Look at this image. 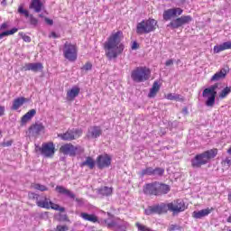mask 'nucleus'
I'll use <instances>...</instances> for the list:
<instances>
[{"label": "nucleus", "instance_id": "obj_2", "mask_svg": "<svg viewBox=\"0 0 231 231\" xmlns=\"http://www.w3.org/2000/svg\"><path fill=\"white\" fill-rule=\"evenodd\" d=\"M215 156H217V149L208 150L202 153L197 154L191 160V166L194 169H199L201 165H207L209 160H212Z\"/></svg>", "mask_w": 231, "mask_h": 231}, {"label": "nucleus", "instance_id": "obj_43", "mask_svg": "<svg viewBox=\"0 0 231 231\" xmlns=\"http://www.w3.org/2000/svg\"><path fill=\"white\" fill-rule=\"evenodd\" d=\"M163 172H165V170L162 168H156L153 170V176H163Z\"/></svg>", "mask_w": 231, "mask_h": 231}, {"label": "nucleus", "instance_id": "obj_59", "mask_svg": "<svg viewBox=\"0 0 231 231\" xmlns=\"http://www.w3.org/2000/svg\"><path fill=\"white\" fill-rule=\"evenodd\" d=\"M228 154H231V147L227 150Z\"/></svg>", "mask_w": 231, "mask_h": 231}, {"label": "nucleus", "instance_id": "obj_42", "mask_svg": "<svg viewBox=\"0 0 231 231\" xmlns=\"http://www.w3.org/2000/svg\"><path fill=\"white\" fill-rule=\"evenodd\" d=\"M93 68V65L91 64V62H87L82 68H81V70L82 71H91Z\"/></svg>", "mask_w": 231, "mask_h": 231}, {"label": "nucleus", "instance_id": "obj_5", "mask_svg": "<svg viewBox=\"0 0 231 231\" xmlns=\"http://www.w3.org/2000/svg\"><path fill=\"white\" fill-rule=\"evenodd\" d=\"M218 87L219 84L216 83L215 85L203 90L202 97H204V98H208L206 101V106L208 107H214V105L216 104V96L217 95L216 89Z\"/></svg>", "mask_w": 231, "mask_h": 231}, {"label": "nucleus", "instance_id": "obj_53", "mask_svg": "<svg viewBox=\"0 0 231 231\" xmlns=\"http://www.w3.org/2000/svg\"><path fill=\"white\" fill-rule=\"evenodd\" d=\"M6 28H8V23H4L0 26V30H6Z\"/></svg>", "mask_w": 231, "mask_h": 231}, {"label": "nucleus", "instance_id": "obj_35", "mask_svg": "<svg viewBox=\"0 0 231 231\" xmlns=\"http://www.w3.org/2000/svg\"><path fill=\"white\" fill-rule=\"evenodd\" d=\"M32 188L35 190H40L41 192H46L48 190V187L40 183H34L32 185Z\"/></svg>", "mask_w": 231, "mask_h": 231}, {"label": "nucleus", "instance_id": "obj_45", "mask_svg": "<svg viewBox=\"0 0 231 231\" xmlns=\"http://www.w3.org/2000/svg\"><path fill=\"white\" fill-rule=\"evenodd\" d=\"M223 165H225V167H226L227 169H230L231 166V158L226 157L223 162H222Z\"/></svg>", "mask_w": 231, "mask_h": 231}, {"label": "nucleus", "instance_id": "obj_6", "mask_svg": "<svg viewBox=\"0 0 231 231\" xmlns=\"http://www.w3.org/2000/svg\"><path fill=\"white\" fill-rule=\"evenodd\" d=\"M36 205L37 207H40V208H46L47 210H50V208L52 210H59L60 212H64L65 210V208H60L59 204L51 202L46 196H40L38 201H36Z\"/></svg>", "mask_w": 231, "mask_h": 231}, {"label": "nucleus", "instance_id": "obj_39", "mask_svg": "<svg viewBox=\"0 0 231 231\" xmlns=\"http://www.w3.org/2000/svg\"><path fill=\"white\" fill-rule=\"evenodd\" d=\"M153 172H154V169L149 167V168L143 170L141 171V175L142 176H145V175L151 176V175H153Z\"/></svg>", "mask_w": 231, "mask_h": 231}, {"label": "nucleus", "instance_id": "obj_7", "mask_svg": "<svg viewBox=\"0 0 231 231\" xmlns=\"http://www.w3.org/2000/svg\"><path fill=\"white\" fill-rule=\"evenodd\" d=\"M63 55L69 62H75L78 57L77 45L66 42L63 47Z\"/></svg>", "mask_w": 231, "mask_h": 231}, {"label": "nucleus", "instance_id": "obj_62", "mask_svg": "<svg viewBox=\"0 0 231 231\" xmlns=\"http://www.w3.org/2000/svg\"><path fill=\"white\" fill-rule=\"evenodd\" d=\"M2 134V132L0 131V135Z\"/></svg>", "mask_w": 231, "mask_h": 231}, {"label": "nucleus", "instance_id": "obj_28", "mask_svg": "<svg viewBox=\"0 0 231 231\" xmlns=\"http://www.w3.org/2000/svg\"><path fill=\"white\" fill-rule=\"evenodd\" d=\"M158 91H160V84H158V81H155L153 82L152 87L148 94L149 98H154V97H156L158 94Z\"/></svg>", "mask_w": 231, "mask_h": 231}, {"label": "nucleus", "instance_id": "obj_19", "mask_svg": "<svg viewBox=\"0 0 231 231\" xmlns=\"http://www.w3.org/2000/svg\"><path fill=\"white\" fill-rule=\"evenodd\" d=\"M105 223L108 228H116L118 231H125V228H127V223L125 222H123L122 224L117 221L108 223L107 220H106Z\"/></svg>", "mask_w": 231, "mask_h": 231}, {"label": "nucleus", "instance_id": "obj_22", "mask_svg": "<svg viewBox=\"0 0 231 231\" xmlns=\"http://www.w3.org/2000/svg\"><path fill=\"white\" fill-rule=\"evenodd\" d=\"M26 102H28V98L26 97H22L15 98L13 101V106H12L13 111H17V109H19V107H22V106L26 104Z\"/></svg>", "mask_w": 231, "mask_h": 231}, {"label": "nucleus", "instance_id": "obj_32", "mask_svg": "<svg viewBox=\"0 0 231 231\" xmlns=\"http://www.w3.org/2000/svg\"><path fill=\"white\" fill-rule=\"evenodd\" d=\"M80 167H88V169L95 168V160L91 157H87L86 161L80 163Z\"/></svg>", "mask_w": 231, "mask_h": 231}, {"label": "nucleus", "instance_id": "obj_46", "mask_svg": "<svg viewBox=\"0 0 231 231\" xmlns=\"http://www.w3.org/2000/svg\"><path fill=\"white\" fill-rule=\"evenodd\" d=\"M68 230V226H62V225H59L56 226V228L54 229V231H67Z\"/></svg>", "mask_w": 231, "mask_h": 231}, {"label": "nucleus", "instance_id": "obj_24", "mask_svg": "<svg viewBox=\"0 0 231 231\" xmlns=\"http://www.w3.org/2000/svg\"><path fill=\"white\" fill-rule=\"evenodd\" d=\"M34 115H37V111L35 109L29 110L21 119L22 125L28 124V122H30V120H32V117Z\"/></svg>", "mask_w": 231, "mask_h": 231}, {"label": "nucleus", "instance_id": "obj_27", "mask_svg": "<svg viewBox=\"0 0 231 231\" xmlns=\"http://www.w3.org/2000/svg\"><path fill=\"white\" fill-rule=\"evenodd\" d=\"M226 77V69H222L220 71L217 72L212 78L211 82H217L218 80H222Z\"/></svg>", "mask_w": 231, "mask_h": 231}, {"label": "nucleus", "instance_id": "obj_61", "mask_svg": "<svg viewBox=\"0 0 231 231\" xmlns=\"http://www.w3.org/2000/svg\"><path fill=\"white\" fill-rule=\"evenodd\" d=\"M76 201H78V202H79V201H80V200H79V199H76Z\"/></svg>", "mask_w": 231, "mask_h": 231}, {"label": "nucleus", "instance_id": "obj_18", "mask_svg": "<svg viewBox=\"0 0 231 231\" xmlns=\"http://www.w3.org/2000/svg\"><path fill=\"white\" fill-rule=\"evenodd\" d=\"M44 125L42 123H36L30 126L29 132L32 136H39L41 133H44Z\"/></svg>", "mask_w": 231, "mask_h": 231}, {"label": "nucleus", "instance_id": "obj_25", "mask_svg": "<svg viewBox=\"0 0 231 231\" xmlns=\"http://www.w3.org/2000/svg\"><path fill=\"white\" fill-rule=\"evenodd\" d=\"M225 50H231V42H226L220 45L214 47V52L219 53L220 51H225Z\"/></svg>", "mask_w": 231, "mask_h": 231}, {"label": "nucleus", "instance_id": "obj_21", "mask_svg": "<svg viewBox=\"0 0 231 231\" xmlns=\"http://www.w3.org/2000/svg\"><path fill=\"white\" fill-rule=\"evenodd\" d=\"M56 192L58 194H63L64 196H68V198H70L71 199H75V195L71 190L66 189L64 186H56L55 188Z\"/></svg>", "mask_w": 231, "mask_h": 231}, {"label": "nucleus", "instance_id": "obj_48", "mask_svg": "<svg viewBox=\"0 0 231 231\" xmlns=\"http://www.w3.org/2000/svg\"><path fill=\"white\" fill-rule=\"evenodd\" d=\"M12 143H14V141L10 140V141H5L2 143L3 147H10L12 145Z\"/></svg>", "mask_w": 231, "mask_h": 231}, {"label": "nucleus", "instance_id": "obj_29", "mask_svg": "<svg viewBox=\"0 0 231 231\" xmlns=\"http://www.w3.org/2000/svg\"><path fill=\"white\" fill-rule=\"evenodd\" d=\"M79 93H80V88L74 87L67 92V97L69 100H73L76 97H79Z\"/></svg>", "mask_w": 231, "mask_h": 231}, {"label": "nucleus", "instance_id": "obj_33", "mask_svg": "<svg viewBox=\"0 0 231 231\" xmlns=\"http://www.w3.org/2000/svg\"><path fill=\"white\" fill-rule=\"evenodd\" d=\"M98 194L101 196H111L113 194V189L105 186L98 189Z\"/></svg>", "mask_w": 231, "mask_h": 231}, {"label": "nucleus", "instance_id": "obj_49", "mask_svg": "<svg viewBox=\"0 0 231 231\" xmlns=\"http://www.w3.org/2000/svg\"><path fill=\"white\" fill-rule=\"evenodd\" d=\"M22 38L23 39V41L25 42H32V38H30V36H28L26 34H24Z\"/></svg>", "mask_w": 231, "mask_h": 231}, {"label": "nucleus", "instance_id": "obj_60", "mask_svg": "<svg viewBox=\"0 0 231 231\" xmlns=\"http://www.w3.org/2000/svg\"><path fill=\"white\" fill-rule=\"evenodd\" d=\"M43 215H44V216H48V212H44Z\"/></svg>", "mask_w": 231, "mask_h": 231}, {"label": "nucleus", "instance_id": "obj_51", "mask_svg": "<svg viewBox=\"0 0 231 231\" xmlns=\"http://www.w3.org/2000/svg\"><path fill=\"white\" fill-rule=\"evenodd\" d=\"M50 37H51L52 39H59V34H56L55 32H52L51 34H50Z\"/></svg>", "mask_w": 231, "mask_h": 231}, {"label": "nucleus", "instance_id": "obj_52", "mask_svg": "<svg viewBox=\"0 0 231 231\" xmlns=\"http://www.w3.org/2000/svg\"><path fill=\"white\" fill-rule=\"evenodd\" d=\"M45 23L47 24H50V26H51V24H53V20H51L50 18H45Z\"/></svg>", "mask_w": 231, "mask_h": 231}, {"label": "nucleus", "instance_id": "obj_23", "mask_svg": "<svg viewBox=\"0 0 231 231\" xmlns=\"http://www.w3.org/2000/svg\"><path fill=\"white\" fill-rule=\"evenodd\" d=\"M42 2L41 0H32L31 5H29L30 10H34L36 14H39L42 11Z\"/></svg>", "mask_w": 231, "mask_h": 231}, {"label": "nucleus", "instance_id": "obj_56", "mask_svg": "<svg viewBox=\"0 0 231 231\" xmlns=\"http://www.w3.org/2000/svg\"><path fill=\"white\" fill-rule=\"evenodd\" d=\"M182 112H183L184 115H189V110L187 109V107H184L182 109Z\"/></svg>", "mask_w": 231, "mask_h": 231}, {"label": "nucleus", "instance_id": "obj_8", "mask_svg": "<svg viewBox=\"0 0 231 231\" xmlns=\"http://www.w3.org/2000/svg\"><path fill=\"white\" fill-rule=\"evenodd\" d=\"M60 152L69 156H77V154H81V152H84V148H82L80 145L75 146L69 143L60 146Z\"/></svg>", "mask_w": 231, "mask_h": 231}, {"label": "nucleus", "instance_id": "obj_41", "mask_svg": "<svg viewBox=\"0 0 231 231\" xmlns=\"http://www.w3.org/2000/svg\"><path fill=\"white\" fill-rule=\"evenodd\" d=\"M29 21L32 26H37V24H39V20L37 18H34L33 14H30Z\"/></svg>", "mask_w": 231, "mask_h": 231}, {"label": "nucleus", "instance_id": "obj_26", "mask_svg": "<svg viewBox=\"0 0 231 231\" xmlns=\"http://www.w3.org/2000/svg\"><path fill=\"white\" fill-rule=\"evenodd\" d=\"M165 98L167 100H175L176 102H184L185 97H183L181 95L176 94V93H169L165 95Z\"/></svg>", "mask_w": 231, "mask_h": 231}, {"label": "nucleus", "instance_id": "obj_34", "mask_svg": "<svg viewBox=\"0 0 231 231\" xmlns=\"http://www.w3.org/2000/svg\"><path fill=\"white\" fill-rule=\"evenodd\" d=\"M18 30L19 29L14 27V28L11 29L10 31H5L4 32H1L0 33V40L5 38V37H8V35H14V33H17Z\"/></svg>", "mask_w": 231, "mask_h": 231}, {"label": "nucleus", "instance_id": "obj_58", "mask_svg": "<svg viewBox=\"0 0 231 231\" xmlns=\"http://www.w3.org/2000/svg\"><path fill=\"white\" fill-rule=\"evenodd\" d=\"M227 222H228V223H231V215L228 217Z\"/></svg>", "mask_w": 231, "mask_h": 231}, {"label": "nucleus", "instance_id": "obj_16", "mask_svg": "<svg viewBox=\"0 0 231 231\" xmlns=\"http://www.w3.org/2000/svg\"><path fill=\"white\" fill-rule=\"evenodd\" d=\"M182 14L183 9L180 7L168 9L163 13V19L164 21H171V17H175V15H181Z\"/></svg>", "mask_w": 231, "mask_h": 231}, {"label": "nucleus", "instance_id": "obj_54", "mask_svg": "<svg viewBox=\"0 0 231 231\" xmlns=\"http://www.w3.org/2000/svg\"><path fill=\"white\" fill-rule=\"evenodd\" d=\"M132 50H138V42H134L132 44Z\"/></svg>", "mask_w": 231, "mask_h": 231}, {"label": "nucleus", "instance_id": "obj_15", "mask_svg": "<svg viewBox=\"0 0 231 231\" xmlns=\"http://www.w3.org/2000/svg\"><path fill=\"white\" fill-rule=\"evenodd\" d=\"M102 136V128L100 126H90L87 133V138L88 140H95Z\"/></svg>", "mask_w": 231, "mask_h": 231}, {"label": "nucleus", "instance_id": "obj_14", "mask_svg": "<svg viewBox=\"0 0 231 231\" xmlns=\"http://www.w3.org/2000/svg\"><path fill=\"white\" fill-rule=\"evenodd\" d=\"M98 169H106L111 165V157L107 154L99 155L97 159Z\"/></svg>", "mask_w": 231, "mask_h": 231}, {"label": "nucleus", "instance_id": "obj_1", "mask_svg": "<svg viewBox=\"0 0 231 231\" xmlns=\"http://www.w3.org/2000/svg\"><path fill=\"white\" fill-rule=\"evenodd\" d=\"M122 32L112 34L105 42V51L108 60L116 59L124 51V44L120 43Z\"/></svg>", "mask_w": 231, "mask_h": 231}, {"label": "nucleus", "instance_id": "obj_9", "mask_svg": "<svg viewBox=\"0 0 231 231\" xmlns=\"http://www.w3.org/2000/svg\"><path fill=\"white\" fill-rule=\"evenodd\" d=\"M36 151H40L45 158H51L55 154V144L51 142L44 143L42 147L36 146Z\"/></svg>", "mask_w": 231, "mask_h": 231}, {"label": "nucleus", "instance_id": "obj_11", "mask_svg": "<svg viewBox=\"0 0 231 231\" xmlns=\"http://www.w3.org/2000/svg\"><path fill=\"white\" fill-rule=\"evenodd\" d=\"M81 135H82L81 129L68 130L65 134H58L59 138L68 142H71V140H77V138H80Z\"/></svg>", "mask_w": 231, "mask_h": 231}, {"label": "nucleus", "instance_id": "obj_38", "mask_svg": "<svg viewBox=\"0 0 231 231\" xmlns=\"http://www.w3.org/2000/svg\"><path fill=\"white\" fill-rule=\"evenodd\" d=\"M168 26H171L173 29H176V28H180V26H182V25H181V22H180V18H177V19L171 21Z\"/></svg>", "mask_w": 231, "mask_h": 231}, {"label": "nucleus", "instance_id": "obj_17", "mask_svg": "<svg viewBox=\"0 0 231 231\" xmlns=\"http://www.w3.org/2000/svg\"><path fill=\"white\" fill-rule=\"evenodd\" d=\"M144 194L148 196H159L158 193V182L146 184L143 189Z\"/></svg>", "mask_w": 231, "mask_h": 231}, {"label": "nucleus", "instance_id": "obj_44", "mask_svg": "<svg viewBox=\"0 0 231 231\" xmlns=\"http://www.w3.org/2000/svg\"><path fill=\"white\" fill-rule=\"evenodd\" d=\"M28 196H29V199H33L36 202L38 201L39 198H41V195L36 194L34 192H30Z\"/></svg>", "mask_w": 231, "mask_h": 231}, {"label": "nucleus", "instance_id": "obj_3", "mask_svg": "<svg viewBox=\"0 0 231 231\" xmlns=\"http://www.w3.org/2000/svg\"><path fill=\"white\" fill-rule=\"evenodd\" d=\"M156 24L158 22L154 19L143 20L136 25L137 35H143V33H151L156 30Z\"/></svg>", "mask_w": 231, "mask_h": 231}, {"label": "nucleus", "instance_id": "obj_36", "mask_svg": "<svg viewBox=\"0 0 231 231\" xmlns=\"http://www.w3.org/2000/svg\"><path fill=\"white\" fill-rule=\"evenodd\" d=\"M231 93V87H226L219 94V98H226Z\"/></svg>", "mask_w": 231, "mask_h": 231}, {"label": "nucleus", "instance_id": "obj_57", "mask_svg": "<svg viewBox=\"0 0 231 231\" xmlns=\"http://www.w3.org/2000/svg\"><path fill=\"white\" fill-rule=\"evenodd\" d=\"M228 201L231 203V193L228 194Z\"/></svg>", "mask_w": 231, "mask_h": 231}, {"label": "nucleus", "instance_id": "obj_47", "mask_svg": "<svg viewBox=\"0 0 231 231\" xmlns=\"http://www.w3.org/2000/svg\"><path fill=\"white\" fill-rule=\"evenodd\" d=\"M176 230H181V227L178 225H171L168 228V231H176Z\"/></svg>", "mask_w": 231, "mask_h": 231}, {"label": "nucleus", "instance_id": "obj_50", "mask_svg": "<svg viewBox=\"0 0 231 231\" xmlns=\"http://www.w3.org/2000/svg\"><path fill=\"white\" fill-rule=\"evenodd\" d=\"M172 64H174V60H168L165 62V66H167V67L172 66Z\"/></svg>", "mask_w": 231, "mask_h": 231}, {"label": "nucleus", "instance_id": "obj_10", "mask_svg": "<svg viewBox=\"0 0 231 231\" xmlns=\"http://www.w3.org/2000/svg\"><path fill=\"white\" fill-rule=\"evenodd\" d=\"M167 211L173 212V214H180L183 212L187 208L185 207V202L182 199H177L166 205Z\"/></svg>", "mask_w": 231, "mask_h": 231}, {"label": "nucleus", "instance_id": "obj_4", "mask_svg": "<svg viewBox=\"0 0 231 231\" xmlns=\"http://www.w3.org/2000/svg\"><path fill=\"white\" fill-rule=\"evenodd\" d=\"M151 78V70L146 67H137L131 73V79L134 82H145Z\"/></svg>", "mask_w": 231, "mask_h": 231}, {"label": "nucleus", "instance_id": "obj_55", "mask_svg": "<svg viewBox=\"0 0 231 231\" xmlns=\"http://www.w3.org/2000/svg\"><path fill=\"white\" fill-rule=\"evenodd\" d=\"M5 115V106H0V116H3Z\"/></svg>", "mask_w": 231, "mask_h": 231}, {"label": "nucleus", "instance_id": "obj_37", "mask_svg": "<svg viewBox=\"0 0 231 231\" xmlns=\"http://www.w3.org/2000/svg\"><path fill=\"white\" fill-rule=\"evenodd\" d=\"M179 19L180 21V24L183 26V24H189V23H191L192 16L190 15L181 16Z\"/></svg>", "mask_w": 231, "mask_h": 231}, {"label": "nucleus", "instance_id": "obj_40", "mask_svg": "<svg viewBox=\"0 0 231 231\" xmlns=\"http://www.w3.org/2000/svg\"><path fill=\"white\" fill-rule=\"evenodd\" d=\"M18 13H20L22 15H24V17H30V13L28 10L24 9L23 5L18 7Z\"/></svg>", "mask_w": 231, "mask_h": 231}, {"label": "nucleus", "instance_id": "obj_20", "mask_svg": "<svg viewBox=\"0 0 231 231\" xmlns=\"http://www.w3.org/2000/svg\"><path fill=\"white\" fill-rule=\"evenodd\" d=\"M210 212H212V209L208 208L199 211H193L192 217L194 219H203V217H207Z\"/></svg>", "mask_w": 231, "mask_h": 231}, {"label": "nucleus", "instance_id": "obj_13", "mask_svg": "<svg viewBox=\"0 0 231 231\" xmlns=\"http://www.w3.org/2000/svg\"><path fill=\"white\" fill-rule=\"evenodd\" d=\"M44 67L42 63L36 62V63H25L23 66L21 67L20 71H33V73H37L42 71Z\"/></svg>", "mask_w": 231, "mask_h": 231}, {"label": "nucleus", "instance_id": "obj_31", "mask_svg": "<svg viewBox=\"0 0 231 231\" xmlns=\"http://www.w3.org/2000/svg\"><path fill=\"white\" fill-rule=\"evenodd\" d=\"M157 187H158L159 196H162V194H167L169 190H171V188L169 187V185L161 184L160 182H157Z\"/></svg>", "mask_w": 231, "mask_h": 231}, {"label": "nucleus", "instance_id": "obj_12", "mask_svg": "<svg viewBox=\"0 0 231 231\" xmlns=\"http://www.w3.org/2000/svg\"><path fill=\"white\" fill-rule=\"evenodd\" d=\"M167 212V205L166 204H161L157 206H152L145 209L146 216H151L152 214H166Z\"/></svg>", "mask_w": 231, "mask_h": 231}, {"label": "nucleus", "instance_id": "obj_30", "mask_svg": "<svg viewBox=\"0 0 231 231\" xmlns=\"http://www.w3.org/2000/svg\"><path fill=\"white\" fill-rule=\"evenodd\" d=\"M80 217L85 219V221H90V223H97L98 221V217L95 215H89L88 213H81Z\"/></svg>", "mask_w": 231, "mask_h": 231}]
</instances>
